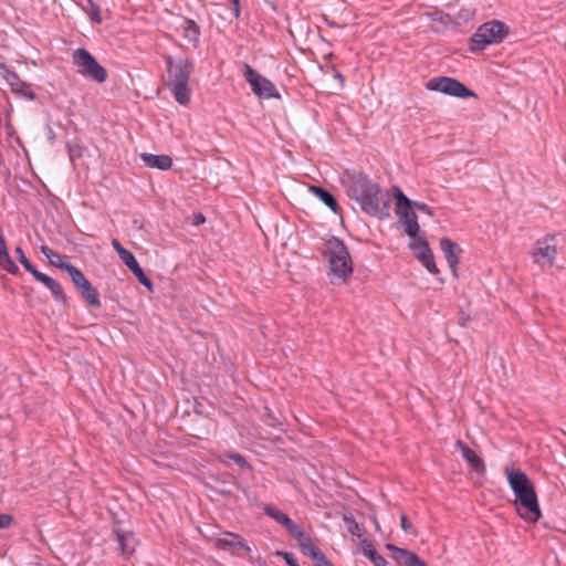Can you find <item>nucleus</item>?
<instances>
[{
    "mask_svg": "<svg viewBox=\"0 0 566 566\" xmlns=\"http://www.w3.org/2000/svg\"><path fill=\"white\" fill-rule=\"evenodd\" d=\"M74 64L77 72L85 77L92 78L97 83H103L107 78L106 70L97 63L95 57L85 49H77L73 54Z\"/></svg>",
    "mask_w": 566,
    "mask_h": 566,
    "instance_id": "nucleus-7",
    "label": "nucleus"
},
{
    "mask_svg": "<svg viewBox=\"0 0 566 566\" xmlns=\"http://www.w3.org/2000/svg\"><path fill=\"white\" fill-rule=\"evenodd\" d=\"M31 274L33 275V277L41 282L42 284H44L45 286L50 285V283L52 282V277L38 271L35 268L34 270L31 272Z\"/></svg>",
    "mask_w": 566,
    "mask_h": 566,
    "instance_id": "nucleus-36",
    "label": "nucleus"
},
{
    "mask_svg": "<svg viewBox=\"0 0 566 566\" xmlns=\"http://www.w3.org/2000/svg\"><path fill=\"white\" fill-rule=\"evenodd\" d=\"M509 484L515 495V504L522 518L530 522H537L541 516V509L537 495L528 476L520 469H505Z\"/></svg>",
    "mask_w": 566,
    "mask_h": 566,
    "instance_id": "nucleus-2",
    "label": "nucleus"
},
{
    "mask_svg": "<svg viewBox=\"0 0 566 566\" xmlns=\"http://www.w3.org/2000/svg\"><path fill=\"white\" fill-rule=\"evenodd\" d=\"M347 195L357 201L361 210L379 219L390 214L389 199L381 192L379 186L364 174H353L346 181Z\"/></svg>",
    "mask_w": 566,
    "mask_h": 566,
    "instance_id": "nucleus-1",
    "label": "nucleus"
},
{
    "mask_svg": "<svg viewBox=\"0 0 566 566\" xmlns=\"http://www.w3.org/2000/svg\"><path fill=\"white\" fill-rule=\"evenodd\" d=\"M455 447L461 451L462 458L469 463L472 470L478 473L485 472L484 461L462 440L455 442Z\"/></svg>",
    "mask_w": 566,
    "mask_h": 566,
    "instance_id": "nucleus-14",
    "label": "nucleus"
},
{
    "mask_svg": "<svg viewBox=\"0 0 566 566\" xmlns=\"http://www.w3.org/2000/svg\"><path fill=\"white\" fill-rule=\"evenodd\" d=\"M143 163L149 168H156L159 170H168L172 166V159L168 155H154L149 153H143L140 155Z\"/></svg>",
    "mask_w": 566,
    "mask_h": 566,
    "instance_id": "nucleus-15",
    "label": "nucleus"
},
{
    "mask_svg": "<svg viewBox=\"0 0 566 566\" xmlns=\"http://www.w3.org/2000/svg\"><path fill=\"white\" fill-rule=\"evenodd\" d=\"M509 34L507 25L499 20H492L478 28L470 39L471 51H482L488 45L501 43Z\"/></svg>",
    "mask_w": 566,
    "mask_h": 566,
    "instance_id": "nucleus-5",
    "label": "nucleus"
},
{
    "mask_svg": "<svg viewBox=\"0 0 566 566\" xmlns=\"http://www.w3.org/2000/svg\"><path fill=\"white\" fill-rule=\"evenodd\" d=\"M310 191L314 193L323 203H325L333 212L338 211V203L328 190L318 186H311Z\"/></svg>",
    "mask_w": 566,
    "mask_h": 566,
    "instance_id": "nucleus-21",
    "label": "nucleus"
},
{
    "mask_svg": "<svg viewBox=\"0 0 566 566\" xmlns=\"http://www.w3.org/2000/svg\"><path fill=\"white\" fill-rule=\"evenodd\" d=\"M46 287L50 290L53 298L57 303H62V304L66 303V296L64 294L63 287L56 280L53 279L52 282L50 283V285H48Z\"/></svg>",
    "mask_w": 566,
    "mask_h": 566,
    "instance_id": "nucleus-27",
    "label": "nucleus"
},
{
    "mask_svg": "<svg viewBox=\"0 0 566 566\" xmlns=\"http://www.w3.org/2000/svg\"><path fill=\"white\" fill-rule=\"evenodd\" d=\"M266 411H268V420H266V423L271 427H276L280 424V421L279 419H276L272 413L271 411L266 408Z\"/></svg>",
    "mask_w": 566,
    "mask_h": 566,
    "instance_id": "nucleus-45",
    "label": "nucleus"
},
{
    "mask_svg": "<svg viewBox=\"0 0 566 566\" xmlns=\"http://www.w3.org/2000/svg\"><path fill=\"white\" fill-rule=\"evenodd\" d=\"M281 555L283 556V558L285 559L287 565H290V566H300L298 562H297V558L292 553L285 552V553H281Z\"/></svg>",
    "mask_w": 566,
    "mask_h": 566,
    "instance_id": "nucleus-39",
    "label": "nucleus"
},
{
    "mask_svg": "<svg viewBox=\"0 0 566 566\" xmlns=\"http://www.w3.org/2000/svg\"><path fill=\"white\" fill-rule=\"evenodd\" d=\"M334 77H335L336 80H338V81L340 82V84H342V85L344 84V76H343L339 72H336V73L334 74Z\"/></svg>",
    "mask_w": 566,
    "mask_h": 566,
    "instance_id": "nucleus-48",
    "label": "nucleus"
},
{
    "mask_svg": "<svg viewBox=\"0 0 566 566\" xmlns=\"http://www.w3.org/2000/svg\"><path fill=\"white\" fill-rule=\"evenodd\" d=\"M303 553L316 560V566L327 560L323 552L314 544V542L310 543Z\"/></svg>",
    "mask_w": 566,
    "mask_h": 566,
    "instance_id": "nucleus-26",
    "label": "nucleus"
},
{
    "mask_svg": "<svg viewBox=\"0 0 566 566\" xmlns=\"http://www.w3.org/2000/svg\"><path fill=\"white\" fill-rule=\"evenodd\" d=\"M41 252L49 259V256H51L54 251L50 249L48 245H42Z\"/></svg>",
    "mask_w": 566,
    "mask_h": 566,
    "instance_id": "nucleus-47",
    "label": "nucleus"
},
{
    "mask_svg": "<svg viewBox=\"0 0 566 566\" xmlns=\"http://www.w3.org/2000/svg\"><path fill=\"white\" fill-rule=\"evenodd\" d=\"M361 548L364 555L367 556L375 566H386L387 562L385 557L376 551L371 542L364 539L361 542Z\"/></svg>",
    "mask_w": 566,
    "mask_h": 566,
    "instance_id": "nucleus-22",
    "label": "nucleus"
},
{
    "mask_svg": "<svg viewBox=\"0 0 566 566\" xmlns=\"http://www.w3.org/2000/svg\"><path fill=\"white\" fill-rule=\"evenodd\" d=\"M167 87L171 91L175 99L186 105L190 101L191 90L189 87L190 75L193 71V64L189 59H172L166 56Z\"/></svg>",
    "mask_w": 566,
    "mask_h": 566,
    "instance_id": "nucleus-4",
    "label": "nucleus"
},
{
    "mask_svg": "<svg viewBox=\"0 0 566 566\" xmlns=\"http://www.w3.org/2000/svg\"><path fill=\"white\" fill-rule=\"evenodd\" d=\"M52 265L55 268H59L61 270H64L65 265H72L70 262H65L62 258V255L57 252H53L51 256L48 259Z\"/></svg>",
    "mask_w": 566,
    "mask_h": 566,
    "instance_id": "nucleus-33",
    "label": "nucleus"
},
{
    "mask_svg": "<svg viewBox=\"0 0 566 566\" xmlns=\"http://www.w3.org/2000/svg\"><path fill=\"white\" fill-rule=\"evenodd\" d=\"M289 534L295 539L303 533L302 528L290 517L283 525Z\"/></svg>",
    "mask_w": 566,
    "mask_h": 566,
    "instance_id": "nucleus-31",
    "label": "nucleus"
},
{
    "mask_svg": "<svg viewBox=\"0 0 566 566\" xmlns=\"http://www.w3.org/2000/svg\"><path fill=\"white\" fill-rule=\"evenodd\" d=\"M441 251L449 264L454 277L458 276L457 269L460 260L461 248L449 238L440 239Z\"/></svg>",
    "mask_w": 566,
    "mask_h": 566,
    "instance_id": "nucleus-13",
    "label": "nucleus"
},
{
    "mask_svg": "<svg viewBox=\"0 0 566 566\" xmlns=\"http://www.w3.org/2000/svg\"><path fill=\"white\" fill-rule=\"evenodd\" d=\"M317 566H333V565L328 560H326V562H323L322 564H319Z\"/></svg>",
    "mask_w": 566,
    "mask_h": 566,
    "instance_id": "nucleus-51",
    "label": "nucleus"
},
{
    "mask_svg": "<svg viewBox=\"0 0 566 566\" xmlns=\"http://www.w3.org/2000/svg\"><path fill=\"white\" fill-rule=\"evenodd\" d=\"M231 13L234 18H239L240 15V1L239 0H231L230 6Z\"/></svg>",
    "mask_w": 566,
    "mask_h": 566,
    "instance_id": "nucleus-44",
    "label": "nucleus"
},
{
    "mask_svg": "<svg viewBox=\"0 0 566 566\" xmlns=\"http://www.w3.org/2000/svg\"><path fill=\"white\" fill-rule=\"evenodd\" d=\"M296 541H297V543H298L300 547L302 548V551H304V549H305V547H306L310 543H312V542H313V541L311 539V537H310V536H307L304 532L301 534V536H298V537L296 538Z\"/></svg>",
    "mask_w": 566,
    "mask_h": 566,
    "instance_id": "nucleus-38",
    "label": "nucleus"
},
{
    "mask_svg": "<svg viewBox=\"0 0 566 566\" xmlns=\"http://www.w3.org/2000/svg\"><path fill=\"white\" fill-rule=\"evenodd\" d=\"M80 150H81L80 147H72V146H70L69 155H70L71 160H74L75 157L81 156Z\"/></svg>",
    "mask_w": 566,
    "mask_h": 566,
    "instance_id": "nucleus-46",
    "label": "nucleus"
},
{
    "mask_svg": "<svg viewBox=\"0 0 566 566\" xmlns=\"http://www.w3.org/2000/svg\"><path fill=\"white\" fill-rule=\"evenodd\" d=\"M119 259L122 260V262L128 268L130 269L132 266H134L137 262L136 258L134 256V254L130 252V251H126L125 253H123Z\"/></svg>",
    "mask_w": 566,
    "mask_h": 566,
    "instance_id": "nucleus-35",
    "label": "nucleus"
},
{
    "mask_svg": "<svg viewBox=\"0 0 566 566\" xmlns=\"http://www.w3.org/2000/svg\"><path fill=\"white\" fill-rule=\"evenodd\" d=\"M227 458L229 460H232L234 463H237L242 469H250L251 468V465L248 463V461L240 453L230 452V453L227 454Z\"/></svg>",
    "mask_w": 566,
    "mask_h": 566,
    "instance_id": "nucleus-34",
    "label": "nucleus"
},
{
    "mask_svg": "<svg viewBox=\"0 0 566 566\" xmlns=\"http://www.w3.org/2000/svg\"><path fill=\"white\" fill-rule=\"evenodd\" d=\"M116 541L119 545L122 555L129 556L134 553L136 547V538L132 532H123L120 530L114 531Z\"/></svg>",
    "mask_w": 566,
    "mask_h": 566,
    "instance_id": "nucleus-16",
    "label": "nucleus"
},
{
    "mask_svg": "<svg viewBox=\"0 0 566 566\" xmlns=\"http://www.w3.org/2000/svg\"><path fill=\"white\" fill-rule=\"evenodd\" d=\"M556 237L546 235L538 239L532 250V258L535 263L546 262L549 266L553 265L556 259Z\"/></svg>",
    "mask_w": 566,
    "mask_h": 566,
    "instance_id": "nucleus-10",
    "label": "nucleus"
},
{
    "mask_svg": "<svg viewBox=\"0 0 566 566\" xmlns=\"http://www.w3.org/2000/svg\"><path fill=\"white\" fill-rule=\"evenodd\" d=\"M426 87L454 97H471L474 93L453 77L438 76L429 80Z\"/></svg>",
    "mask_w": 566,
    "mask_h": 566,
    "instance_id": "nucleus-9",
    "label": "nucleus"
},
{
    "mask_svg": "<svg viewBox=\"0 0 566 566\" xmlns=\"http://www.w3.org/2000/svg\"><path fill=\"white\" fill-rule=\"evenodd\" d=\"M76 3L87 14L92 23L101 24L103 22L101 7L94 0H83Z\"/></svg>",
    "mask_w": 566,
    "mask_h": 566,
    "instance_id": "nucleus-19",
    "label": "nucleus"
},
{
    "mask_svg": "<svg viewBox=\"0 0 566 566\" xmlns=\"http://www.w3.org/2000/svg\"><path fill=\"white\" fill-rule=\"evenodd\" d=\"M262 510L265 515L273 518L275 522H277L281 525H283L290 518V516L287 514L283 513L282 511H280L276 506H274L272 504H263Z\"/></svg>",
    "mask_w": 566,
    "mask_h": 566,
    "instance_id": "nucleus-25",
    "label": "nucleus"
},
{
    "mask_svg": "<svg viewBox=\"0 0 566 566\" xmlns=\"http://www.w3.org/2000/svg\"><path fill=\"white\" fill-rule=\"evenodd\" d=\"M412 207H415L416 209H418L419 211H421V212H423V213H426L428 216H433L432 209L428 205H426L423 202H418V201H412L411 200V208Z\"/></svg>",
    "mask_w": 566,
    "mask_h": 566,
    "instance_id": "nucleus-37",
    "label": "nucleus"
},
{
    "mask_svg": "<svg viewBox=\"0 0 566 566\" xmlns=\"http://www.w3.org/2000/svg\"><path fill=\"white\" fill-rule=\"evenodd\" d=\"M112 247L117 252L118 256L127 251L117 239L112 240Z\"/></svg>",
    "mask_w": 566,
    "mask_h": 566,
    "instance_id": "nucleus-43",
    "label": "nucleus"
},
{
    "mask_svg": "<svg viewBox=\"0 0 566 566\" xmlns=\"http://www.w3.org/2000/svg\"><path fill=\"white\" fill-rule=\"evenodd\" d=\"M243 76L250 84L252 92L260 98L280 97L275 85L249 64H244Z\"/></svg>",
    "mask_w": 566,
    "mask_h": 566,
    "instance_id": "nucleus-8",
    "label": "nucleus"
},
{
    "mask_svg": "<svg viewBox=\"0 0 566 566\" xmlns=\"http://www.w3.org/2000/svg\"><path fill=\"white\" fill-rule=\"evenodd\" d=\"M474 15V11L472 9H461V11L458 14V18L467 21L471 19Z\"/></svg>",
    "mask_w": 566,
    "mask_h": 566,
    "instance_id": "nucleus-42",
    "label": "nucleus"
},
{
    "mask_svg": "<svg viewBox=\"0 0 566 566\" xmlns=\"http://www.w3.org/2000/svg\"><path fill=\"white\" fill-rule=\"evenodd\" d=\"M81 296L93 307H99L101 301L98 297L97 291L93 287V285L87 283L85 287L78 290Z\"/></svg>",
    "mask_w": 566,
    "mask_h": 566,
    "instance_id": "nucleus-24",
    "label": "nucleus"
},
{
    "mask_svg": "<svg viewBox=\"0 0 566 566\" xmlns=\"http://www.w3.org/2000/svg\"><path fill=\"white\" fill-rule=\"evenodd\" d=\"M133 274L137 277L140 284L147 287L149 291H153V283L150 279L145 274L144 270L140 268L139 263H136L134 266L129 269Z\"/></svg>",
    "mask_w": 566,
    "mask_h": 566,
    "instance_id": "nucleus-28",
    "label": "nucleus"
},
{
    "mask_svg": "<svg viewBox=\"0 0 566 566\" xmlns=\"http://www.w3.org/2000/svg\"><path fill=\"white\" fill-rule=\"evenodd\" d=\"M216 547L219 549L230 551L238 553L240 551L250 552L247 542L238 534L227 532L221 537L216 539Z\"/></svg>",
    "mask_w": 566,
    "mask_h": 566,
    "instance_id": "nucleus-12",
    "label": "nucleus"
},
{
    "mask_svg": "<svg viewBox=\"0 0 566 566\" xmlns=\"http://www.w3.org/2000/svg\"><path fill=\"white\" fill-rule=\"evenodd\" d=\"M410 248L417 251L418 260L431 274H437L439 272L434 262L432 250L430 249L429 243L426 240H413L410 243Z\"/></svg>",
    "mask_w": 566,
    "mask_h": 566,
    "instance_id": "nucleus-11",
    "label": "nucleus"
},
{
    "mask_svg": "<svg viewBox=\"0 0 566 566\" xmlns=\"http://www.w3.org/2000/svg\"><path fill=\"white\" fill-rule=\"evenodd\" d=\"M386 548L392 552L395 560L401 565L415 566V564L419 560V557L413 552L397 547L394 544H387Z\"/></svg>",
    "mask_w": 566,
    "mask_h": 566,
    "instance_id": "nucleus-17",
    "label": "nucleus"
},
{
    "mask_svg": "<svg viewBox=\"0 0 566 566\" xmlns=\"http://www.w3.org/2000/svg\"><path fill=\"white\" fill-rule=\"evenodd\" d=\"M20 263L23 265V268L31 273L35 266L32 265V263L29 261V259L25 256L24 251L21 247H17L14 250Z\"/></svg>",
    "mask_w": 566,
    "mask_h": 566,
    "instance_id": "nucleus-32",
    "label": "nucleus"
},
{
    "mask_svg": "<svg viewBox=\"0 0 566 566\" xmlns=\"http://www.w3.org/2000/svg\"><path fill=\"white\" fill-rule=\"evenodd\" d=\"M13 517L10 514H0V528H7L11 525Z\"/></svg>",
    "mask_w": 566,
    "mask_h": 566,
    "instance_id": "nucleus-40",
    "label": "nucleus"
},
{
    "mask_svg": "<svg viewBox=\"0 0 566 566\" xmlns=\"http://www.w3.org/2000/svg\"><path fill=\"white\" fill-rule=\"evenodd\" d=\"M180 28L184 32V38L188 40L193 46L199 42L200 30L197 23L190 19H184Z\"/></svg>",
    "mask_w": 566,
    "mask_h": 566,
    "instance_id": "nucleus-20",
    "label": "nucleus"
},
{
    "mask_svg": "<svg viewBox=\"0 0 566 566\" xmlns=\"http://www.w3.org/2000/svg\"><path fill=\"white\" fill-rule=\"evenodd\" d=\"M400 526L407 533H411L412 532V526H411L408 517L405 514H402L400 516Z\"/></svg>",
    "mask_w": 566,
    "mask_h": 566,
    "instance_id": "nucleus-41",
    "label": "nucleus"
},
{
    "mask_svg": "<svg viewBox=\"0 0 566 566\" xmlns=\"http://www.w3.org/2000/svg\"><path fill=\"white\" fill-rule=\"evenodd\" d=\"M203 222H205V217L202 214H199L196 217V220H195L196 224L203 223Z\"/></svg>",
    "mask_w": 566,
    "mask_h": 566,
    "instance_id": "nucleus-49",
    "label": "nucleus"
},
{
    "mask_svg": "<svg viewBox=\"0 0 566 566\" xmlns=\"http://www.w3.org/2000/svg\"><path fill=\"white\" fill-rule=\"evenodd\" d=\"M0 266L10 274H17L19 272V266L11 259L9 253L0 256Z\"/></svg>",
    "mask_w": 566,
    "mask_h": 566,
    "instance_id": "nucleus-30",
    "label": "nucleus"
},
{
    "mask_svg": "<svg viewBox=\"0 0 566 566\" xmlns=\"http://www.w3.org/2000/svg\"><path fill=\"white\" fill-rule=\"evenodd\" d=\"M64 271L69 273L77 291L82 287H85V285L90 283V281L84 276L82 271L78 268L74 266L73 264L65 265Z\"/></svg>",
    "mask_w": 566,
    "mask_h": 566,
    "instance_id": "nucleus-23",
    "label": "nucleus"
},
{
    "mask_svg": "<svg viewBox=\"0 0 566 566\" xmlns=\"http://www.w3.org/2000/svg\"><path fill=\"white\" fill-rule=\"evenodd\" d=\"M323 254L328 258L329 282L333 285L346 283L353 274V261L344 241L332 237L326 241Z\"/></svg>",
    "mask_w": 566,
    "mask_h": 566,
    "instance_id": "nucleus-3",
    "label": "nucleus"
},
{
    "mask_svg": "<svg viewBox=\"0 0 566 566\" xmlns=\"http://www.w3.org/2000/svg\"><path fill=\"white\" fill-rule=\"evenodd\" d=\"M6 80L11 86L13 93L29 97L30 99L34 98V94L30 90L29 85L23 82L15 72L8 71Z\"/></svg>",
    "mask_w": 566,
    "mask_h": 566,
    "instance_id": "nucleus-18",
    "label": "nucleus"
},
{
    "mask_svg": "<svg viewBox=\"0 0 566 566\" xmlns=\"http://www.w3.org/2000/svg\"><path fill=\"white\" fill-rule=\"evenodd\" d=\"M349 531H350V533H352V534H358V532H359V526H358V524H355V525H354V527H350V528H349Z\"/></svg>",
    "mask_w": 566,
    "mask_h": 566,
    "instance_id": "nucleus-50",
    "label": "nucleus"
},
{
    "mask_svg": "<svg viewBox=\"0 0 566 566\" xmlns=\"http://www.w3.org/2000/svg\"><path fill=\"white\" fill-rule=\"evenodd\" d=\"M133 274L137 277L140 284L147 287L149 291H153V283L150 279L145 274L144 270L140 268L139 263H136L134 266L129 269Z\"/></svg>",
    "mask_w": 566,
    "mask_h": 566,
    "instance_id": "nucleus-29",
    "label": "nucleus"
},
{
    "mask_svg": "<svg viewBox=\"0 0 566 566\" xmlns=\"http://www.w3.org/2000/svg\"><path fill=\"white\" fill-rule=\"evenodd\" d=\"M394 197L396 200V213L399 221L405 227V233L417 240L419 233L418 218L411 209V200L402 192L399 187H394Z\"/></svg>",
    "mask_w": 566,
    "mask_h": 566,
    "instance_id": "nucleus-6",
    "label": "nucleus"
}]
</instances>
